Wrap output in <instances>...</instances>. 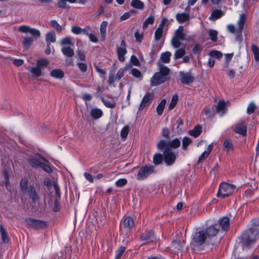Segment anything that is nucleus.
I'll use <instances>...</instances> for the list:
<instances>
[{
	"instance_id": "nucleus-26",
	"label": "nucleus",
	"mask_w": 259,
	"mask_h": 259,
	"mask_svg": "<svg viewBox=\"0 0 259 259\" xmlns=\"http://www.w3.org/2000/svg\"><path fill=\"white\" fill-rule=\"evenodd\" d=\"M51 75L55 78L61 79L64 77V74L61 69H55L51 72Z\"/></svg>"
},
{
	"instance_id": "nucleus-12",
	"label": "nucleus",
	"mask_w": 259,
	"mask_h": 259,
	"mask_svg": "<svg viewBox=\"0 0 259 259\" xmlns=\"http://www.w3.org/2000/svg\"><path fill=\"white\" fill-rule=\"evenodd\" d=\"M126 45L124 40L121 41L120 46H117V54L119 60L121 62L124 61V55L126 54Z\"/></svg>"
},
{
	"instance_id": "nucleus-11",
	"label": "nucleus",
	"mask_w": 259,
	"mask_h": 259,
	"mask_svg": "<svg viewBox=\"0 0 259 259\" xmlns=\"http://www.w3.org/2000/svg\"><path fill=\"white\" fill-rule=\"evenodd\" d=\"M167 77L160 73L156 72L151 79L150 84L152 86L160 84L165 81Z\"/></svg>"
},
{
	"instance_id": "nucleus-43",
	"label": "nucleus",
	"mask_w": 259,
	"mask_h": 259,
	"mask_svg": "<svg viewBox=\"0 0 259 259\" xmlns=\"http://www.w3.org/2000/svg\"><path fill=\"white\" fill-rule=\"evenodd\" d=\"M186 53L185 49L181 48L176 50L174 54V59L175 60L182 58Z\"/></svg>"
},
{
	"instance_id": "nucleus-22",
	"label": "nucleus",
	"mask_w": 259,
	"mask_h": 259,
	"mask_svg": "<svg viewBox=\"0 0 259 259\" xmlns=\"http://www.w3.org/2000/svg\"><path fill=\"white\" fill-rule=\"evenodd\" d=\"M207 237L210 238L215 236L218 232V229L214 226H210L204 230Z\"/></svg>"
},
{
	"instance_id": "nucleus-58",
	"label": "nucleus",
	"mask_w": 259,
	"mask_h": 259,
	"mask_svg": "<svg viewBox=\"0 0 259 259\" xmlns=\"http://www.w3.org/2000/svg\"><path fill=\"white\" fill-rule=\"evenodd\" d=\"M125 247L120 246L116 252V258H119L125 251Z\"/></svg>"
},
{
	"instance_id": "nucleus-29",
	"label": "nucleus",
	"mask_w": 259,
	"mask_h": 259,
	"mask_svg": "<svg viewBox=\"0 0 259 259\" xmlns=\"http://www.w3.org/2000/svg\"><path fill=\"white\" fill-rule=\"evenodd\" d=\"M229 223L230 220L228 217H223L220 220V225L224 230L228 229Z\"/></svg>"
},
{
	"instance_id": "nucleus-61",
	"label": "nucleus",
	"mask_w": 259,
	"mask_h": 259,
	"mask_svg": "<svg viewBox=\"0 0 259 259\" xmlns=\"http://www.w3.org/2000/svg\"><path fill=\"white\" fill-rule=\"evenodd\" d=\"M224 146L227 149V151H229L232 149V143L228 140H226L224 143Z\"/></svg>"
},
{
	"instance_id": "nucleus-63",
	"label": "nucleus",
	"mask_w": 259,
	"mask_h": 259,
	"mask_svg": "<svg viewBox=\"0 0 259 259\" xmlns=\"http://www.w3.org/2000/svg\"><path fill=\"white\" fill-rule=\"evenodd\" d=\"M40 167L48 173H50L52 171V169L51 167L45 163H41Z\"/></svg>"
},
{
	"instance_id": "nucleus-44",
	"label": "nucleus",
	"mask_w": 259,
	"mask_h": 259,
	"mask_svg": "<svg viewBox=\"0 0 259 259\" xmlns=\"http://www.w3.org/2000/svg\"><path fill=\"white\" fill-rule=\"evenodd\" d=\"M178 99L179 96L177 94H175L172 96L170 103L168 107L169 110L172 109L176 106L177 104Z\"/></svg>"
},
{
	"instance_id": "nucleus-35",
	"label": "nucleus",
	"mask_w": 259,
	"mask_h": 259,
	"mask_svg": "<svg viewBox=\"0 0 259 259\" xmlns=\"http://www.w3.org/2000/svg\"><path fill=\"white\" fill-rule=\"evenodd\" d=\"M226 110V104L225 102L223 101H220L217 106V112L218 113H221V114H223L225 112Z\"/></svg>"
},
{
	"instance_id": "nucleus-64",
	"label": "nucleus",
	"mask_w": 259,
	"mask_h": 259,
	"mask_svg": "<svg viewBox=\"0 0 259 259\" xmlns=\"http://www.w3.org/2000/svg\"><path fill=\"white\" fill-rule=\"evenodd\" d=\"M162 135L168 139L170 138V131L167 128H164L162 130Z\"/></svg>"
},
{
	"instance_id": "nucleus-18",
	"label": "nucleus",
	"mask_w": 259,
	"mask_h": 259,
	"mask_svg": "<svg viewBox=\"0 0 259 259\" xmlns=\"http://www.w3.org/2000/svg\"><path fill=\"white\" fill-rule=\"evenodd\" d=\"M26 191L29 198L32 200L33 202H35L39 199V196L33 186L29 185Z\"/></svg>"
},
{
	"instance_id": "nucleus-52",
	"label": "nucleus",
	"mask_w": 259,
	"mask_h": 259,
	"mask_svg": "<svg viewBox=\"0 0 259 259\" xmlns=\"http://www.w3.org/2000/svg\"><path fill=\"white\" fill-rule=\"evenodd\" d=\"M208 34L210 39L213 41H215L217 40L218 32L216 30H210L208 31Z\"/></svg>"
},
{
	"instance_id": "nucleus-36",
	"label": "nucleus",
	"mask_w": 259,
	"mask_h": 259,
	"mask_svg": "<svg viewBox=\"0 0 259 259\" xmlns=\"http://www.w3.org/2000/svg\"><path fill=\"white\" fill-rule=\"evenodd\" d=\"M166 103V100L164 99L158 104L156 108V111L159 115H162L163 111Z\"/></svg>"
},
{
	"instance_id": "nucleus-62",
	"label": "nucleus",
	"mask_w": 259,
	"mask_h": 259,
	"mask_svg": "<svg viewBox=\"0 0 259 259\" xmlns=\"http://www.w3.org/2000/svg\"><path fill=\"white\" fill-rule=\"evenodd\" d=\"M124 69L120 68L118 70L116 75V78L119 80L124 75Z\"/></svg>"
},
{
	"instance_id": "nucleus-14",
	"label": "nucleus",
	"mask_w": 259,
	"mask_h": 259,
	"mask_svg": "<svg viewBox=\"0 0 259 259\" xmlns=\"http://www.w3.org/2000/svg\"><path fill=\"white\" fill-rule=\"evenodd\" d=\"M153 97L154 95L153 93H148L146 94L142 99V100L139 106V110H143L145 107L149 106L153 100Z\"/></svg>"
},
{
	"instance_id": "nucleus-23",
	"label": "nucleus",
	"mask_w": 259,
	"mask_h": 259,
	"mask_svg": "<svg viewBox=\"0 0 259 259\" xmlns=\"http://www.w3.org/2000/svg\"><path fill=\"white\" fill-rule=\"evenodd\" d=\"M28 68L34 77H38L42 75L41 69L37 65L34 67H29Z\"/></svg>"
},
{
	"instance_id": "nucleus-56",
	"label": "nucleus",
	"mask_w": 259,
	"mask_h": 259,
	"mask_svg": "<svg viewBox=\"0 0 259 259\" xmlns=\"http://www.w3.org/2000/svg\"><path fill=\"white\" fill-rule=\"evenodd\" d=\"M31 27L27 25H22L19 27L18 30L20 32L23 33H29Z\"/></svg>"
},
{
	"instance_id": "nucleus-17",
	"label": "nucleus",
	"mask_w": 259,
	"mask_h": 259,
	"mask_svg": "<svg viewBox=\"0 0 259 259\" xmlns=\"http://www.w3.org/2000/svg\"><path fill=\"white\" fill-rule=\"evenodd\" d=\"M184 247V242L180 241H174L170 246V249L175 253H179L183 250Z\"/></svg>"
},
{
	"instance_id": "nucleus-49",
	"label": "nucleus",
	"mask_w": 259,
	"mask_h": 259,
	"mask_svg": "<svg viewBox=\"0 0 259 259\" xmlns=\"http://www.w3.org/2000/svg\"><path fill=\"white\" fill-rule=\"evenodd\" d=\"M154 21V17L153 16H150L147 18L143 24V28L145 29L147 28L149 24H152Z\"/></svg>"
},
{
	"instance_id": "nucleus-37",
	"label": "nucleus",
	"mask_w": 259,
	"mask_h": 259,
	"mask_svg": "<svg viewBox=\"0 0 259 259\" xmlns=\"http://www.w3.org/2000/svg\"><path fill=\"white\" fill-rule=\"evenodd\" d=\"M108 23L107 21H103L100 25V31L103 39H105L106 35V28Z\"/></svg>"
},
{
	"instance_id": "nucleus-6",
	"label": "nucleus",
	"mask_w": 259,
	"mask_h": 259,
	"mask_svg": "<svg viewBox=\"0 0 259 259\" xmlns=\"http://www.w3.org/2000/svg\"><path fill=\"white\" fill-rule=\"evenodd\" d=\"M181 145L180 140L176 138L171 141H166L161 140L157 144L158 149L163 150V149H171V148H178Z\"/></svg>"
},
{
	"instance_id": "nucleus-15",
	"label": "nucleus",
	"mask_w": 259,
	"mask_h": 259,
	"mask_svg": "<svg viewBox=\"0 0 259 259\" xmlns=\"http://www.w3.org/2000/svg\"><path fill=\"white\" fill-rule=\"evenodd\" d=\"M168 20L166 18H164L162 19L159 26L156 29L154 33V38L155 40H159L162 37L164 25L167 23Z\"/></svg>"
},
{
	"instance_id": "nucleus-28",
	"label": "nucleus",
	"mask_w": 259,
	"mask_h": 259,
	"mask_svg": "<svg viewBox=\"0 0 259 259\" xmlns=\"http://www.w3.org/2000/svg\"><path fill=\"white\" fill-rule=\"evenodd\" d=\"M171 54L169 52H165L161 54L160 60L162 63H168L170 62V57Z\"/></svg>"
},
{
	"instance_id": "nucleus-3",
	"label": "nucleus",
	"mask_w": 259,
	"mask_h": 259,
	"mask_svg": "<svg viewBox=\"0 0 259 259\" xmlns=\"http://www.w3.org/2000/svg\"><path fill=\"white\" fill-rule=\"evenodd\" d=\"M236 190V186L226 182H222L220 185L217 196L218 198L224 199L232 195Z\"/></svg>"
},
{
	"instance_id": "nucleus-46",
	"label": "nucleus",
	"mask_w": 259,
	"mask_h": 259,
	"mask_svg": "<svg viewBox=\"0 0 259 259\" xmlns=\"http://www.w3.org/2000/svg\"><path fill=\"white\" fill-rule=\"evenodd\" d=\"M192 140L188 137H184L182 140V148L184 150L188 149V145L191 143Z\"/></svg>"
},
{
	"instance_id": "nucleus-34",
	"label": "nucleus",
	"mask_w": 259,
	"mask_h": 259,
	"mask_svg": "<svg viewBox=\"0 0 259 259\" xmlns=\"http://www.w3.org/2000/svg\"><path fill=\"white\" fill-rule=\"evenodd\" d=\"M27 162L33 168L40 167L41 164V162H40L38 159L33 158L28 159Z\"/></svg>"
},
{
	"instance_id": "nucleus-48",
	"label": "nucleus",
	"mask_w": 259,
	"mask_h": 259,
	"mask_svg": "<svg viewBox=\"0 0 259 259\" xmlns=\"http://www.w3.org/2000/svg\"><path fill=\"white\" fill-rule=\"evenodd\" d=\"M130 127L128 125L124 126L121 130L120 133V136L122 139H125L129 133Z\"/></svg>"
},
{
	"instance_id": "nucleus-20",
	"label": "nucleus",
	"mask_w": 259,
	"mask_h": 259,
	"mask_svg": "<svg viewBox=\"0 0 259 259\" xmlns=\"http://www.w3.org/2000/svg\"><path fill=\"white\" fill-rule=\"evenodd\" d=\"M224 15V12L221 10L215 9L212 11L209 19L212 21H215L222 17Z\"/></svg>"
},
{
	"instance_id": "nucleus-54",
	"label": "nucleus",
	"mask_w": 259,
	"mask_h": 259,
	"mask_svg": "<svg viewBox=\"0 0 259 259\" xmlns=\"http://www.w3.org/2000/svg\"><path fill=\"white\" fill-rule=\"evenodd\" d=\"M127 183V181L125 179H120L117 180L116 183L115 185L118 187H122L125 185Z\"/></svg>"
},
{
	"instance_id": "nucleus-4",
	"label": "nucleus",
	"mask_w": 259,
	"mask_h": 259,
	"mask_svg": "<svg viewBox=\"0 0 259 259\" xmlns=\"http://www.w3.org/2000/svg\"><path fill=\"white\" fill-rule=\"evenodd\" d=\"M135 226L133 218L130 217L124 218L121 221L120 224V231L124 235H128L131 232Z\"/></svg>"
},
{
	"instance_id": "nucleus-57",
	"label": "nucleus",
	"mask_w": 259,
	"mask_h": 259,
	"mask_svg": "<svg viewBox=\"0 0 259 259\" xmlns=\"http://www.w3.org/2000/svg\"><path fill=\"white\" fill-rule=\"evenodd\" d=\"M29 33H30L33 36L36 38H39L40 36V31L38 30L35 28H31L29 32Z\"/></svg>"
},
{
	"instance_id": "nucleus-50",
	"label": "nucleus",
	"mask_w": 259,
	"mask_h": 259,
	"mask_svg": "<svg viewBox=\"0 0 259 259\" xmlns=\"http://www.w3.org/2000/svg\"><path fill=\"white\" fill-rule=\"evenodd\" d=\"M131 74L135 77L141 79L142 78V75L141 72L136 68H134L131 71Z\"/></svg>"
},
{
	"instance_id": "nucleus-59",
	"label": "nucleus",
	"mask_w": 259,
	"mask_h": 259,
	"mask_svg": "<svg viewBox=\"0 0 259 259\" xmlns=\"http://www.w3.org/2000/svg\"><path fill=\"white\" fill-rule=\"evenodd\" d=\"M61 45H73L70 37H66L63 38L61 42Z\"/></svg>"
},
{
	"instance_id": "nucleus-19",
	"label": "nucleus",
	"mask_w": 259,
	"mask_h": 259,
	"mask_svg": "<svg viewBox=\"0 0 259 259\" xmlns=\"http://www.w3.org/2000/svg\"><path fill=\"white\" fill-rule=\"evenodd\" d=\"M234 130L235 133L239 134L243 136H245L246 134L247 127L243 122H241L236 124L234 126Z\"/></svg>"
},
{
	"instance_id": "nucleus-38",
	"label": "nucleus",
	"mask_w": 259,
	"mask_h": 259,
	"mask_svg": "<svg viewBox=\"0 0 259 259\" xmlns=\"http://www.w3.org/2000/svg\"><path fill=\"white\" fill-rule=\"evenodd\" d=\"M251 50L254 55V59L256 62L259 61V48L255 45H252L251 47Z\"/></svg>"
},
{
	"instance_id": "nucleus-45",
	"label": "nucleus",
	"mask_w": 259,
	"mask_h": 259,
	"mask_svg": "<svg viewBox=\"0 0 259 259\" xmlns=\"http://www.w3.org/2000/svg\"><path fill=\"white\" fill-rule=\"evenodd\" d=\"M28 180L26 178L22 179L20 182V186L21 188V190L23 192H25L27 190L28 187Z\"/></svg>"
},
{
	"instance_id": "nucleus-16",
	"label": "nucleus",
	"mask_w": 259,
	"mask_h": 259,
	"mask_svg": "<svg viewBox=\"0 0 259 259\" xmlns=\"http://www.w3.org/2000/svg\"><path fill=\"white\" fill-rule=\"evenodd\" d=\"M180 77L181 82L186 84L192 83L194 80V77L192 76L190 73H185L181 71L180 72Z\"/></svg>"
},
{
	"instance_id": "nucleus-51",
	"label": "nucleus",
	"mask_w": 259,
	"mask_h": 259,
	"mask_svg": "<svg viewBox=\"0 0 259 259\" xmlns=\"http://www.w3.org/2000/svg\"><path fill=\"white\" fill-rule=\"evenodd\" d=\"M209 55L210 57H211L212 58L213 57L220 59L222 57L223 54L218 51H212L210 52Z\"/></svg>"
},
{
	"instance_id": "nucleus-40",
	"label": "nucleus",
	"mask_w": 259,
	"mask_h": 259,
	"mask_svg": "<svg viewBox=\"0 0 259 259\" xmlns=\"http://www.w3.org/2000/svg\"><path fill=\"white\" fill-rule=\"evenodd\" d=\"M59 2L57 4V6L65 9L68 8L67 6L66 2H68L70 3H74L76 2V0H58Z\"/></svg>"
},
{
	"instance_id": "nucleus-2",
	"label": "nucleus",
	"mask_w": 259,
	"mask_h": 259,
	"mask_svg": "<svg viewBox=\"0 0 259 259\" xmlns=\"http://www.w3.org/2000/svg\"><path fill=\"white\" fill-rule=\"evenodd\" d=\"M246 20V14L244 13L241 14L240 15L239 18L237 21V28H236L233 24H229L227 26V29L228 32L236 35V39L242 37V31L243 29Z\"/></svg>"
},
{
	"instance_id": "nucleus-8",
	"label": "nucleus",
	"mask_w": 259,
	"mask_h": 259,
	"mask_svg": "<svg viewBox=\"0 0 259 259\" xmlns=\"http://www.w3.org/2000/svg\"><path fill=\"white\" fill-rule=\"evenodd\" d=\"M154 171L153 166H146L141 167L137 175L139 180H143L148 177Z\"/></svg>"
},
{
	"instance_id": "nucleus-31",
	"label": "nucleus",
	"mask_w": 259,
	"mask_h": 259,
	"mask_svg": "<svg viewBox=\"0 0 259 259\" xmlns=\"http://www.w3.org/2000/svg\"><path fill=\"white\" fill-rule=\"evenodd\" d=\"M62 52L64 55L68 57H71L74 54L73 50L70 47H63L62 48Z\"/></svg>"
},
{
	"instance_id": "nucleus-39",
	"label": "nucleus",
	"mask_w": 259,
	"mask_h": 259,
	"mask_svg": "<svg viewBox=\"0 0 259 259\" xmlns=\"http://www.w3.org/2000/svg\"><path fill=\"white\" fill-rule=\"evenodd\" d=\"M131 5L133 7L140 10L143 9L144 7V3L140 0H133Z\"/></svg>"
},
{
	"instance_id": "nucleus-41",
	"label": "nucleus",
	"mask_w": 259,
	"mask_h": 259,
	"mask_svg": "<svg viewBox=\"0 0 259 259\" xmlns=\"http://www.w3.org/2000/svg\"><path fill=\"white\" fill-rule=\"evenodd\" d=\"M0 231L2 234V239L3 242L5 243H7L9 241V238L7 234V232L4 228L2 225L0 226Z\"/></svg>"
},
{
	"instance_id": "nucleus-32",
	"label": "nucleus",
	"mask_w": 259,
	"mask_h": 259,
	"mask_svg": "<svg viewBox=\"0 0 259 259\" xmlns=\"http://www.w3.org/2000/svg\"><path fill=\"white\" fill-rule=\"evenodd\" d=\"M49 61L45 58H41L38 59L36 62V65L41 69L46 67H47L49 64Z\"/></svg>"
},
{
	"instance_id": "nucleus-42",
	"label": "nucleus",
	"mask_w": 259,
	"mask_h": 259,
	"mask_svg": "<svg viewBox=\"0 0 259 259\" xmlns=\"http://www.w3.org/2000/svg\"><path fill=\"white\" fill-rule=\"evenodd\" d=\"M50 24L57 32H61L64 29L55 20H51Z\"/></svg>"
},
{
	"instance_id": "nucleus-30",
	"label": "nucleus",
	"mask_w": 259,
	"mask_h": 259,
	"mask_svg": "<svg viewBox=\"0 0 259 259\" xmlns=\"http://www.w3.org/2000/svg\"><path fill=\"white\" fill-rule=\"evenodd\" d=\"M91 115L94 119H98L101 117L103 115V112L101 110L98 108H94L91 111Z\"/></svg>"
},
{
	"instance_id": "nucleus-60",
	"label": "nucleus",
	"mask_w": 259,
	"mask_h": 259,
	"mask_svg": "<svg viewBox=\"0 0 259 259\" xmlns=\"http://www.w3.org/2000/svg\"><path fill=\"white\" fill-rule=\"evenodd\" d=\"M71 31L76 34H79L82 33V29L77 26H73L71 28Z\"/></svg>"
},
{
	"instance_id": "nucleus-13",
	"label": "nucleus",
	"mask_w": 259,
	"mask_h": 259,
	"mask_svg": "<svg viewBox=\"0 0 259 259\" xmlns=\"http://www.w3.org/2000/svg\"><path fill=\"white\" fill-rule=\"evenodd\" d=\"M140 240L145 244L153 242L156 240V238L154 232L152 231H146L141 235Z\"/></svg>"
},
{
	"instance_id": "nucleus-47",
	"label": "nucleus",
	"mask_w": 259,
	"mask_h": 259,
	"mask_svg": "<svg viewBox=\"0 0 259 259\" xmlns=\"http://www.w3.org/2000/svg\"><path fill=\"white\" fill-rule=\"evenodd\" d=\"M33 39L30 37H25L23 39V44L26 49H28L31 45Z\"/></svg>"
},
{
	"instance_id": "nucleus-9",
	"label": "nucleus",
	"mask_w": 259,
	"mask_h": 259,
	"mask_svg": "<svg viewBox=\"0 0 259 259\" xmlns=\"http://www.w3.org/2000/svg\"><path fill=\"white\" fill-rule=\"evenodd\" d=\"M164 160L167 165H171L176 161V156L171 149H163Z\"/></svg>"
},
{
	"instance_id": "nucleus-1",
	"label": "nucleus",
	"mask_w": 259,
	"mask_h": 259,
	"mask_svg": "<svg viewBox=\"0 0 259 259\" xmlns=\"http://www.w3.org/2000/svg\"><path fill=\"white\" fill-rule=\"evenodd\" d=\"M259 238V219H252L249 228L245 230L241 236L243 248L249 249L256 242Z\"/></svg>"
},
{
	"instance_id": "nucleus-27",
	"label": "nucleus",
	"mask_w": 259,
	"mask_h": 259,
	"mask_svg": "<svg viewBox=\"0 0 259 259\" xmlns=\"http://www.w3.org/2000/svg\"><path fill=\"white\" fill-rule=\"evenodd\" d=\"M47 46L49 47L51 42H55L56 41V35L54 32H50L47 33L46 38Z\"/></svg>"
},
{
	"instance_id": "nucleus-33",
	"label": "nucleus",
	"mask_w": 259,
	"mask_h": 259,
	"mask_svg": "<svg viewBox=\"0 0 259 259\" xmlns=\"http://www.w3.org/2000/svg\"><path fill=\"white\" fill-rule=\"evenodd\" d=\"M163 160H164V155L160 153H156L153 156V163L155 165L160 164V163H161Z\"/></svg>"
},
{
	"instance_id": "nucleus-21",
	"label": "nucleus",
	"mask_w": 259,
	"mask_h": 259,
	"mask_svg": "<svg viewBox=\"0 0 259 259\" xmlns=\"http://www.w3.org/2000/svg\"><path fill=\"white\" fill-rule=\"evenodd\" d=\"M190 15L187 13H178L176 15V19L180 23H183L188 21Z\"/></svg>"
},
{
	"instance_id": "nucleus-7",
	"label": "nucleus",
	"mask_w": 259,
	"mask_h": 259,
	"mask_svg": "<svg viewBox=\"0 0 259 259\" xmlns=\"http://www.w3.org/2000/svg\"><path fill=\"white\" fill-rule=\"evenodd\" d=\"M25 222L30 227L35 229H43L47 227V223L39 220H35L29 218L26 219Z\"/></svg>"
},
{
	"instance_id": "nucleus-24",
	"label": "nucleus",
	"mask_w": 259,
	"mask_h": 259,
	"mask_svg": "<svg viewBox=\"0 0 259 259\" xmlns=\"http://www.w3.org/2000/svg\"><path fill=\"white\" fill-rule=\"evenodd\" d=\"M201 129L200 125H196L192 130L189 131L188 134L191 136L197 138L201 134Z\"/></svg>"
},
{
	"instance_id": "nucleus-5",
	"label": "nucleus",
	"mask_w": 259,
	"mask_h": 259,
	"mask_svg": "<svg viewBox=\"0 0 259 259\" xmlns=\"http://www.w3.org/2000/svg\"><path fill=\"white\" fill-rule=\"evenodd\" d=\"M183 26H180L175 31L171 40V44L174 48H179L181 45V41L185 39L186 34L183 33Z\"/></svg>"
},
{
	"instance_id": "nucleus-53",
	"label": "nucleus",
	"mask_w": 259,
	"mask_h": 259,
	"mask_svg": "<svg viewBox=\"0 0 259 259\" xmlns=\"http://www.w3.org/2000/svg\"><path fill=\"white\" fill-rule=\"evenodd\" d=\"M256 108V107L255 105L253 102H251L249 103V104L248 105V106L247 107V113L248 114H251L254 112Z\"/></svg>"
},
{
	"instance_id": "nucleus-10",
	"label": "nucleus",
	"mask_w": 259,
	"mask_h": 259,
	"mask_svg": "<svg viewBox=\"0 0 259 259\" xmlns=\"http://www.w3.org/2000/svg\"><path fill=\"white\" fill-rule=\"evenodd\" d=\"M204 230H200L196 232L193 236V241L198 245L203 244L207 238Z\"/></svg>"
},
{
	"instance_id": "nucleus-55",
	"label": "nucleus",
	"mask_w": 259,
	"mask_h": 259,
	"mask_svg": "<svg viewBox=\"0 0 259 259\" xmlns=\"http://www.w3.org/2000/svg\"><path fill=\"white\" fill-rule=\"evenodd\" d=\"M101 100L104 104L108 108H113L115 107V105L114 103L111 102L110 101L105 100L104 98L101 97Z\"/></svg>"
},
{
	"instance_id": "nucleus-25",
	"label": "nucleus",
	"mask_w": 259,
	"mask_h": 259,
	"mask_svg": "<svg viewBox=\"0 0 259 259\" xmlns=\"http://www.w3.org/2000/svg\"><path fill=\"white\" fill-rule=\"evenodd\" d=\"M157 65L159 69V71L158 72L166 77L169 72V68L164 66L160 61H158L157 62Z\"/></svg>"
}]
</instances>
